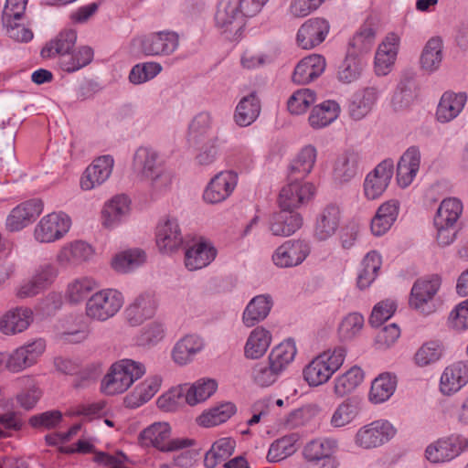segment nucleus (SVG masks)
I'll use <instances>...</instances> for the list:
<instances>
[{"label": "nucleus", "mask_w": 468, "mask_h": 468, "mask_svg": "<svg viewBox=\"0 0 468 468\" xmlns=\"http://www.w3.org/2000/svg\"><path fill=\"white\" fill-rule=\"evenodd\" d=\"M133 170L135 178L144 185L153 198L166 194L172 188V173L165 169L160 154L151 147L142 146L135 151Z\"/></svg>", "instance_id": "1"}, {"label": "nucleus", "mask_w": 468, "mask_h": 468, "mask_svg": "<svg viewBox=\"0 0 468 468\" xmlns=\"http://www.w3.org/2000/svg\"><path fill=\"white\" fill-rule=\"evenodd\" d=\"M347 355L343 346H330L314 356L303 367V378L309 387L327 383L342 367Z\"/></svg>", "instance_id": "2"}, {"label": "nucleus", "mask_w": 468, "mask_h": 468, "mask_svg": "<svg viewBox=\"0 0 468 468\" xmlns=\"http://www.w3.org/2000/svg\"><path fill=\"white\" fill-rule=\"evenodd\" d=\"M146 373L144 364L123 358L112 363L101 380V391L109 396L122 394Z\"/></svg>", "instance_id": "3"}, {"label": "nucleus", "mask_w": 468, "mask_h": 468, "mask_svg": "<svg viewBox=\"0 0 468 468\" xmlns=\"http://www.w3.org/2000/svg\"><path fill=\"white\" fill-rule=\"evenodd\" d=\"M247 10L243 0H220L215 21L227 39L239 41L242 37L246 18L254 16L252 12Z\"/></svg>", "instance_id": "4"}, {"label": "nucleus", "mask_w": 468, "mask_h": 468, "mask_svg": "<svg viewBox=\"0 0 468 468\" xmlns=\"http://www.w3.org/2000/svg\"><path fill=\"white\" fill-rule=\"evenodd\" d=\"M172 437V427L167 421H156L144 428L139 434L143 446L152 447L161 452H176L192 448L196 441L187 437Z\"/></svg>", "instance_id": "5"}, {"label": "nucleus", "mask_w": 468, "mask_h": 468, "mask_svg": "<svg viewBox=\"0 0 468 468\" xmlns=\"http://www.w3.org/2000/svg\"><path fill=\"white\" fill-rule=\"evenodd\" d=\"M131 45L144 57H166L178 48L179 36L172 30L154 31L135 37Z\"/></svg>", "instance_id": "6"}, {"label": "nucleus", "mask_w": 468, "mask_h": 468, "mask_svg": "<svg viewBox=\"0 0 468 468\" xmlns=\"http://www.w3.org/2000/svg\"><path fill=\"white\" fill-rule=\"evenodd\" d=\"M124 304L122 292L113 288L97 291L85 303V315L96 322H105L114 317Z\"/></svg>", "instance_id": "7"}, {"label": "nucleus", "mask_w": 468, "mask_h": 468, "mask_svg": "<svg viewBox=\"0 0 468 468\" xmlns=\"http://www.w3.org/2000/svg\"><path fill=\"white\" fill-rule=\"evenodd\" d=\"M396 427L388 420L379 419L361 426L354 435L356 448L370 451L383 446L397 435Z\"/></svg>", "instance_id": "8"}, {"label": "nucleus", "mask_w": 468, "mask_h": 468, "mask_svg": "<svg viewBox=\"0 0 468 468\" xmlns=\"http://www.w3.org/2000/svg\"><path fill=\"white\" fill-rule=\"evenodd\" d=\"M72 226L71 218L63 211L42 217L36 224L33 238L38 243H54L62 239Z\"/></svg>", "instance_id": "9"}, {"label": "nucleus", "mask_w": 468, "mask_h": 468, "mask_svg": "<svg viewBox=\"0 0 468 468\" xmlns=\"http://www.w3.org/2000/svg\"><path fill=\"white\" fill-rule=\"evenodd\" d=\"M338 442L332 438H319L307 442L303 449L304 460L318 468H337L335 456Z\"/></svg>", "instance_id": "10"}, {"label": "nucleus", "mask_w": 468, "mask_h": 468, "mask_svg": "<svg viewBox=\"0 0 468 468\" xmlns=\"http://www.w3.org/2000/svg\"><path fill=\"white\" fill-rule=\"evenodd\" d=\"M309 241L293 239L282 242L271 255L273 264L280 269H290L301 265L311 254Z\"/></svg>", "instance_id": "11"}, {"label": "nucleus", "mask_w": 468, "mask_h": 468, "mask_svg": "<svg viewBox=\"0 0 468 468\" xmlns=\"http://www.w3.org/2000/svg\"><path fill=\"white\" fill-rule=\"evenodd\" d=\"M401 42L396 32L388 33L378 45L373 61V71L377 77L388 76L395 68Z\"/></svg>", "instance_id": "12"}, {"label": "nucleus", "mask_w": 468, "mask_h": 468, "mask_svg": "<svg viewBox=\"0 0 468 468\" xmlns=\"http://www.w3.org/2000/svg\"><path fill=\"white\" fill-rule=\"evenodd\" d=\"M314 183L295 179L290 181L280 191L278 204L282 209L295 210L309 203L315 196Z\"/></svg>", "instance_id": "13"}, {"label": "nucleus", "mask_w": 468, "mask_h": 468, "mask_svg": "<svg viewBox=\"0 0 468 468\" xmlns=\"http://www.w3.org/2000/svg\"><path fill=\"white\" fill-rule=\"evenodd\" d=\"M95 253L96 250L91 244L82 239H74L59 248L55 260L59 267L68 269L90 261Z\"/></svg>", "instance_id": "14"}, {"label": "nucleus", "mask_w": 468, "mask_h": 468, "mask_svg": "<svg viewBox=\"0 0 468 468\" xmlns=\"http://www.w3.org/2000/svg\"><path fill=\"white\" fill-rule=\"evenodd\" d=\"M464 451L463 438L452 434L430 443L424 451V457L432 464H441L452 461Z\"/></svg>", "instance_id": "15"}, {"label": "nucleus", "mask_w": 468, "mask_h": 468, "mask_svg": "<svg viewBox=\"0 0 468 468\" xmlns=\"http://www.w3.org/2000/svg\"><path fill=\"white\" fill-rule=\"evenodd\" d=\"M394 174L392 160L386 159L380 162L365 177L363 193L367 200L379 198L387 190Z\"/></svg>", "instance_id": "16"}, {"label": "nucleus", "mask_w": 468, "mask_h": 468, "mask_svg": "<svg viewBox=\"0 0 468 468\" xmlns=\"http://www.w3.org/2000/svg\"><path fill=\"white\" fill-rule=\"evenodd\" d=\"M441 286L439 279H420L414 282L409 299V304L414 310L430 314L434 312L433 299Z\"/></svg>", "instance_id": "17"}, {"label": "nucleus", "mask_w": 468, "mask_h": 468, "mask_svg": "<svg viewBox=\"0 0 468 468\" xmlns=\"http://www.w3.org/2000/svg\"><path fill=\"white\" fill-rule=\"evenodd\" d=\"M238 184V175L230 170L221 171L207 183L203 199L207 204H218L228 199Z\"/></svg>", "instance_id": "18"}, {"label": "nucleus", "mask_w": 468, "mask_h": 468, "mask_svg": "<svg viewBox=\"0 0 468 468\" xmlns=\"http://www.w3.org/2000/svg\"><path fill=\"white\" fill-rule=\"evenodd\" d=\"M114 159L106 154L95 158L89 165L80 178V187L83 191L93 190L103 185L111 176Z\"/></svg>", "instance_id": "19"}, {"label": "nucleus", "mask_w": 468, "mask_h": 468, "mask_svg": "<svg viewBox=\"0 0 468 468\" xmlns=\"http://www.w3.org/2000/svg\"><path fill=\"white\" fill-rule=\"evenodd\" d=\"M155 242L158 250L165 254H172L180 249L184 238L177 218L165 217L158 222Z\"/></svg>", "instance_id": "20"}, {"label": "nucleus", "mask_w": 468, "mask_h": 468, "mask_svg": "<svg viewBox=\"0 0 468 468\" xmlns=\"http://www.w3.org/2000/svg\"><path fill=\"white\" fill-rule=\"evenodd\" d=\"M34 312L27 306H16L0 316V332L7 336L27 331L34 322Z\"/></svg>", "instance_id": "21"}, {"label": "nucleus", "mask_w": 468, "mask_h": 468, "mask_svg": "<svg viewBox=\"0 0 468 468\" xmlns=\"http://www.w3.org/2000/svg\"><path fill=\"white\" fill-rule=\"evenodd\" d=\"M330 31L329 22L323 17L306 20L298 29L296 41L303 49H312L323 43Z\"/></svg>", "instance_id": "22"}, {"label": "nucleus", "mask_w": 468, "mask_h": 468, "mask_svg": "<svg viewBox=\"0 0 468 468\" xmlns=\"http://www.w3.org/2000/svg\"><path fill=\"white\" fill-rule=\"evenodd\" d=\"M468 383V361H456L448 365L442 371L439 390L443 396L458 393Z\"/></svg>", "instance_id": "23"}, {"label": "nucleus", "mask_w": 468, "mask_h": 468, "mask_svg": "<svg viewBox=\"0 0 468 468\" xmlns=\"http://www.w3.org/2000/svg\"><path fill=\"white\" fill-rule=\"evenodd\" d=\"M43 202L34 198L20 203L8 214L5 220V227L11 232L19 231L28 225L42 213Z\"/></svg>", "instance_id": "24"}, {"label": "nucleus", "mask_w": 468, "mask_h": 468, "mask_svg": "<svg viewBox=\"0 0 468 468\" xmlns=\"http://www.w3.org/2000/svg\"><path fill=\"white\" fill-rule=\"evenodd\" d=\"M342 221V209L336 204H327L315 218L314 237L325 241L335 236Z\"/></svg>", "instance_id": "25"}, {"label": "nucleus", "mask_w": 468, "mask_h": 468, "mask_svg": "<svg viewBox=\"0 0 468 468\" xmlns=\"http://www.w3.org/2000/svg\"><path fill=\"white\" fill-rule=\"evenodd\" d=\"M131 212V200L125 195H117L107 201L101 212L103 228L112 229L119 226Z\"/></svg>", "instance_id": "26"}, {"label": "nucleus", "mask_w": 468, "mask_h": 468, "mask_svg": "<svg viewBox=\"0 0 468 468\" xmlns=\"http://www.w3.org/2000/svg\"><path fill=\"white\" fill-rule=\"evenodd\" d=\"M380 84L373 83L357 90L349 105V113L354 120L366 117L376 105L382 93Z\"/></svg>", "instance_id": "27"}, {"label": "nucleus", "mask_w": 468, "mask_h": 468, "mask_svg": "<svg viewBox=\"0 0 468 468\" xmlns=\"http://www.w3.org/2000/svg\"><path fill=\"white\" fill-rule=\"evenodd\" d=\"M303 225V216L289 209H282L272 214L269 220V230L275 237H290Z\"/></svg>", "instance_id": "28"}, {"label": "nucleus", "mask_w": 468, "mask_h": 468, "mask_svg": "<svg viewBox=\"0 0 468 468\" xmlns=\"http://www.w3.org/2000/svg\"><path fill=\"white\" fill-rule=\"evenodd\" d=\"M163 378L159 375H150L139 382L124 398L127 408L137 409L150 401L160 390Z\"/></svg>", "instance_id": "29"}, {"label": "nucleus", "mask_w": 468, "mask_h": 468, "mask_svg": "<svg viewBox=\"0 0 468 468\" xmlns=\"http://www.w3.org/2000/svg\"><path fill=\"white\" fill-rule=\"evenodd\" d=\"M217 250L204 239L194 242L185 253V265L189 271H197L208 266L216 258Z\"/></svg>", "instance_id": "30"}, {"label": "nucleus", "mask_w": 468, "mask_h": 468, "mask_svg": "<svg viewBox=\"0 0 468 468\" xmlns=\"http://www.w3.org/2000/svg\"><path fill=\"white\" fill-rule=\"evenodd\" d=\"M467 102L464 92L445 91L438 103L435 118L440 123H448L456 119Z\"/></svg>", "instance_id": "31"}, {"label": "nucleus", "mask_w": 468, "mask_h": 468, "mask_svg": "<svg viewBox=\"0 0 468 468\" xmlns=\"http://www.w3.org/2000/svg\"><path fill=\"white\" fill-rule=\"evenodd\" d=\"M205 347L203 337L196 334L186 335L173 346L172 360L178 366H186L193 361L194 356Z\"/></svg>", "instance_id": "32"}, {"label": "nucleus", "mask_w": 468, "mask_h": 468, "mask_svg": "<svg viewBox=\"0 0 468 468\" xmlns=\"http://www.w3.org/2000/svg\"><path fill=\"white\" fill-rule=\"evenodd\" d=\"M272 343V334L260 325L253 328L246 339L243 355L249 360H258L265 356Z\"/></svg>", "instance_id": "33"}, {"label": "nucleus", "mask_w": 468, "mask_h": 468, "mask_svg": "<svg viewBox=\"0 0 468 468\" xmlns=\"http://www.w3.org/2000/svg\"><path fill=\"white\" fill-rule=\"evenodd\" d=\"M443 49L444 44L441 37L435 36L429 38L420 55V69L427 74L438 71L443 61Z\"/></svg>", "instance_id": "34"}, {"label": "nucleus", "mask_w": 468, "mask_h": 468, "mask_svg": "<svg viewBox=\"0 0 468 468\" xmlns=\"http://www.w3.org/2000/svg\"><path fill=\"white\" fill-rule=\"evenodd\" d=\"M273 301L269 294L254 296L246 305L241 315V322L247 328H251L264 321L271 313Z\"/></svg>", "instance_id": "35"}, {"label": "nucleus", "mask_w": 468, "mask_h": 468, "mask_svg": "<svg viewBox=\"0 0 468 468\" xmlns=\"http://www.w3.org/2000/svg\"><path fill=\"white\" fill-rule=\"evenodd\" d=\"M156 308L157 301L154 295L150 293L141 294L126 308V319L131 325H139L146 319L154 316Z\"/></svg>", "instance_id": "36"}, {"label": "nucleus", "mask_w": 468, "mask_h": 468, "mask_svg": "<svg viewBox=\"0 0 468 468\" xmlns=\"http://www.w3.org/2000/svg\"><path fill=\"white\" fill-rule=\"evenodd\" d=\"M325 66V58L323 56L318 54L309 55L296 65L292 74V81L297 84H307L318 78L324 71Z\"/></svg>", "instance_id": "37"}, {"label": "nucleus", "mask_w": 468, "mask_h": 468, "mask_svg": "<svg viewBox=\"0 0 468 468\" xmlns=\"http://www.w3.org/2000/svg\"><path fill=\"white\" fill-rule=\"evenodd\" d=\"M420 165V150L417 147H410L400 157L397 167V182L400 187H408L413 182Z\"/></svg>", "instance_id": "38"}, {"label": "nucleus", "mask_w": 468, "mask_h": 468, "mask_svg": "<svg viewBox=\"0 0 468 468\" xmlns=\"http://www.w3.org/2000/svg\"><path fill=\"white\" fill-rule=\"evenodd\" d=\"M400 203L397 199H389L379 206L371 220V231L375 236L384 235L394 224L399 216Z\"/></svg>", "instance_id": "39"}, {"label": "nucleus", "mask_w": 468, "mask_h": 468, "mask_svg": "<svg viewBox=\"0 0 468 468\" xmlns=\"http://www.w3.org/2000/svg\"><path fill=\"white\" fill-rule=\"evenodd\" d=\"M77 41V32L73 29H63L49 40L41 50L43 58L59 57L62 59L72 51Z\"/></svg>", "instance_id": "40"}, {"label": "nucleus", "mask_w": 468, "mask_h": 468, "mask_svg": "<svg viewBox=\"0 0 468 468\" xmlns=\"http://www.w3.org/2000/svg\"><path fill=\"white\" fill-rule=\"evenodd\" d=\"M360 156L355 151H346L335 161L333 167L334 180L338 183L351 181L359 171Z\"/></svg>", "instance_id": "41"}, {"label": "nucleus", "mask_w": 468, "mask_h": 468, "mask_svg": "<svg viewBox=\"0 0 468 468\" xmlns=\"http://www.w3.org/2000/svg\"><path fill=\"white\" fill-rule=\"evenodd\" d=\"M183 386L186 394V404L190 407L207 401L218 389V383L212 378H200L193 383H184Z\"/></svg>", "instance_id": "42"}, {"label": "nucleus", "mask_w": 468, "mask_h": 468, "mask_svg": "<svg viewBox=\"0 0 468 468\" xmlns=\"http://www.w3.org/2000/svg\"><path fill=\"white\" fill-rule=\"evenodd\" d=\"M361 405L358 399L350 397L341 401L330 417V425L335 429L345 428L359 416Z\"/></svg>", "instance_id": "43"}, {"label": "nucleus", "mask_w": 468, "mask_h": 468, "mask_svg": "<svg viewBox=\"0 0 468 468\" xmlns=\"http://www.w3.org/2000/svg\"><path fill=\"white\" fill-rule=\"evenodd\" d=\"M340 106L335 101H324L313 107L308 117L309 125L314 129H323L334 122L339 116Z\"/></svg>", "instance_id": "44"}, {"label": "nucleus", "mask_w": 468, "mask_h": 468, "mask_svg": "<svg viewBox=\"0 0 468 468\" xmlns=\"http://www.w3.org/2000/svg\"><path fill=\"white\" fill-rule=\"evenodd\" d=\"M317 160V149L312 144L302 147L292 160L289 172L301 179L307 177L313 171Z\"/></svg>", "instance_id": "45"}, {"label": "nucleus", "mask_w": 468, "mask_h": 468, "mask_svg": "<svg viewBox=\"0 0 468 468\" xmlns=\"http://www.w3.org/2000/svg\"><path fill=\"white\" fill-rule=\"evenodd\" d=\"M298 349L293 338H286L271 350L268 355V362L272 364L283 373L294 361Z\"/></svg>", "instance_id": "46"}, {"label": "nucleus", "mask_w": 468, "mask_h": 468, "mask_svg": "<svg viewBox=\"0 0 468 468\" xmlns=\"http://www.w3.org/2000/svg\"><path fill=\"white\" fill-rule=\"evenodd\" d=\"M98 288L97 281L90 276H80L70 280L65 289L64 297L72 304L81 303Z\"/></svg>", "instance_id": "47"}, {"label": "nucleus", "mask_w": 468, "mask_h": 468, "mask_svg": "<svg viewBox=\"0 0 468 468\" xmlns=\"http://www.w3.org/2000/svg\"><path fill=\"white\" fill-rule=\"evenodd\" d=\"M397 388V378L390 373L378 375L371 383L368 400L373 404H381L388 400Z\"/></svg>", "instance_id": "48"}, {"label": "nucleus", "mask_w": 468, "mask_h": 468, "mask_svg": "<svg viewBox=\"0 0 468 468\" xmlns=\"http://www.w3.org/2000/svg\"><path fill=\"white\" fill-rule=\"evenodd\" d=\"M236 412L231 402H225L204 410L196 419V423L203 428H212L226 422Z\"/></svg>", "instance_id": "49"}, {"label": "nucleus", "mask_w": 468, "mask_h": 468, "mask_svg": "<svg viewBox=\"0 0 468 468\" xmlns=\"http://www.w3.org/2000/svg\"><path fill=\"white\" fill-rule=\"evenodd\" d=\"M146 261L145 252L140 249H130L116 253L111 260V267L118 273H128Z\"/></svg>", "instance_id": "50"}, {"label": "nucleus", "mask_w": 468, "mask_h": 468, "mask_svg": "<svg viewBox=\"0 0 468 468\" xmlns=\"http://www.w3.org/2000/svg\"><path fill=\"white\" fill-rule=\"evenodd\" d=\"M365 373L357 366H353L346 372L338 375L334 380V393L344 397L354 391L364 380Z\"/></svg>", "instance_id": "51"}, {"label": "nucleus", "mask_w": 468, "mask_h": 468, "mask_svg": "<svg viewBox=\"0 0 468 468\" xmlns=\"http://www.w3.org/2000/svg\"><path fill=\"white\" fill-rule=\"evenodd\" d=\"M236 441L230 437L217 440L206 452L204 464L206 468H215L234 452Z\"/></svg>", "instance_id": "52"}, {"label": "nucleus", "mask_w": 468, "mask_h": 468, "mask_svg": "<svg viewBox=\"0 0 468 468\" xmlns=\"http://www.w3.org/2000/svg\"><path fill=\"white\" fill-rule=\"evenodd\" d=\"M299 440L297 434L284 435L275 440L269 448L267 461L269 463H279L294 454L297 451L296 443Z\"/></svg>", "instance_id": "53"}, {"label": "nucleus", "mask_w": 468, "mask_h": 468, "mask_svg": "<svg viewBox=\"0 0 468 468\" xmlns=\"http://www.w3.org/2000/svg\"><path fill=\"white\" fill-rule=\"evenodd\" d=\"M261 112L260 101L255 94L242 98L236 107L234 119L239 126H249L259 116Z\"/></svg>", "instance_id": "54"}, {"label": "nucleus", "mask_w": 468, "mask_h": 468, "mask_svg": "<svg viewBox=\"0 0 468 468\" xmlns=\"http://www.w3.org/2000/svg\"><path fill=\"white\" fill-rule=\"evenodd\" d=\"M93 57L94 52L90 47L81 46L77 50L70 51L62 59H59V66L66 72H75L89 65L92 61Z\"/></svg>", "instance_id": "55"}, {"label": "nucleus", "mask_w": 468, "mask_h": 468, "mask_svg": "<svg viewBox=\"0 0 468 468\" xmlns=\"http://www.w3.org/2000/svg\"><path fill=\"white\" fill-rule=\"evenodd\" d=\"M463 207L461 200L455 197H448L443 199L435 213L433 221L443 224L457 225L462 214Z\"/></svg>", "instance_id": "56"}, {"label": "nucleus", "mask_w": 468, "mask_h": 468, "mask_svg": "<svg viewBox=\"0 0 468 468\" xmlns=\"http://www.w3.org/2000/svg\"><path fill=\"white\" fill-rule=\"evenodd\" d=\"M365 62L359 57L348 54L340 64L337 79L343 83H351L358 80L365 69Z\"/></svg>", "instance_id": "57"}, {"label": "nucleus", "mask_w": 468, "mask_h": 468, "mask_svg": "<svg viewBox=\"0 0 468 468\" xmlns=\"http://www.w3.org/2000/svg\"><path fill=\"white\" fill-rule=\"evenodd\" d=\"M316 100L315 91L310 89L297 90L288 99V111L293 115L303 114L315 103Z\"/></svg>", "instance_id": "58"}, {"label": "nucleus", "mask_w": 468, "mask_h": 468, "mask_svg": "<svg viewBox=\"0 0 468 468\" xmlns=\"http://www.w3.org/2000/svg\"><path fill=\"white\" fill-rule=\"evenodd\" d=\"M282 374L275 366L267 360L254 365L250 378L255 385L266 388L274 384Z\"/></svg>", "instance_id": "59"}, {"label": "nucleus", "mask_w": 468, "mask_h": 468, "mask_svg": "<svg viewBox=\"0 0 468 468\" xmlns=\"http://www.w3.org/2000/svg\"><path fill=\"white\" fill-rule=\"evenodd\" d=\"M186 403V394L183 384L175 386L160 395L156 399L158 409L165 412H175Z\"/></svg>", "instance_id": "60"}, {"label": "nucleus", "mask_w": 468, "mask_h": 468, "mask_svg": "<svg viewBox=\"0 0 468 468\" xmlns=\"http://www.w3.org/2000/svg\"><path fill=\"white\" fill-rule=\"evenodd\" d=\"M442 356V346L438 341H428L418 348L413 356V361L420 367H428L436 363Z\"/></svg>", "instance_id": "61"}, {"label": "nucleus", "mask_w": 468, "mask_h": 468, "mask_svg": "<svg viewBox=\"0 0 468 468\" xmlns=\"http://www.w3.org/2000/svg\"><path fill=\"white\" fill-rule=\"evenodd\" d=\"M162 69V65L155 61L138 63L132 68L129 80L134 85H140L153 80Z\"/></svg>", "instance_id": "62"}, {"label": "nucleus", "mask_w": 468, "mask_h": 468, "mask_svg": "<svg viewBox=\"0 0 468 468\" xmlns=\"http://www.w3.org/2000/svg\"><path fill=\"white\" fill-rule=\"evenodd\" d=\"M365 320L362 314L351 313L345 316L339 325V336L344 341L356 337L364 327Z\"/></svg>", "instance_id": "63"}, {"label": "nucleus", "mask_w": 468, "mask_h": 468, "mask_svg": "<svg viewBox=\"0 0 468 468\" xmlns=\"http://www.w3.org/2000/svg\"><path fill=\"white\" fill-rule=\"evenodd\" d=\"M212 134V117L208 112L197 114L189 125L190 139L197 144Z\"/></svg>", "instance_id": "64"}]
</instances>
